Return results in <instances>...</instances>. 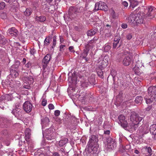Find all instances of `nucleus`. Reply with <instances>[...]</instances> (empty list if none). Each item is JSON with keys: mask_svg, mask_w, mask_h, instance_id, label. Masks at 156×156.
<instances>
[{"mask_svg": "<svg viewBox=\"0 0 156 156\" xmlns=\"http://www.w3.org/2000/svg\"><path fill=\"white\" fill-rule=\"evenodd\" d=\"M98 136L94 135H92L90 137L88 142L89 151L91 154L94 155L98 151Z\"/></svg>", "mask_w": 156, "mask_h": 156, "instance_id": "obj_1", "label": "nucleus"}, {"mask_svg": "<svg viewBox=\"0 0 156 156\" xmlns=\"http://www.w3.org/2000/svg\"><path fill=\"white\" fill-rule=\"evenodd\" d=\"M83 7L78 8L76 6H71L69 9L68 14H65L64 18L65 20H72L75 18L76 16V13L80 12L83 10Z\"/></svg>", "mask_w": 156, "mask_h": 156, "instance_id": "obj_2", "label": "nucleus"}, {"mask_svg": "<svg viewBox=\"0 0 156 156\" xmlns=\"http://www.w3.org/2000/svg\"><path fill=\"white\" fill-rule=\"evenodd\" d=\"M95 42L94 40H91L89 43L86 45L85 48L83 50V52L81 55V57L83 58H85L86 61H87V58H86V56L88 55V52L89 51H92L94 49L93 48L94 47V45L93 43Z\"/></svg>", "mask_w": 156, "mask_h": 156, "instance_id": "obj_3", "label": "nucleus"}, {"mask_svg": "<svg viewBox=\"0 0 156 156\" xmlns=\"http://www.w3.org/2000/svg\"><path fill=\"white\" fill-rule=\"evenodd\" d=\"M130 119L132 123L139 124L140 123L142 120L143 118L139 116L135 112H132L131 113Z\"/></svg>", "mask_w": 156, "mask_h": 156, "instance_id": "obj_4", "label": "nucleus"}, {"mask_svg": "<svg viewBox=\"0 0 156 156\" xmlns=\"http://www.w3.org/2000/svg\"><path fill=\"white\" fill-rule=\"evenodd\" d=\"M156 8L152 6H148L145 10L146 13V17L151 19L155 17L154 13Z\"/></svg>", "mask_w": 156, "mask_h": 156, "instance_id": "obj_5", "label": "nucleus"}, {"mask_svg": "<svg viewBox=\"0 0 156 156\" xmlns=\"http://www.w3.org/2000/svg\"><path fill=\"white\" fill-rule=\"evenodd\" d=\"M135 24L138 25L143 24L145 22V17L144 13L139 12L135 14Z\"/></svg>", "mask_w": 156, "mask_h": 156, "instance_id": "obj_6", "label": "nucleus"}, {"mask_svg": "<svg viewBox=\"0 0 156 156\" xmlns=\"http://www.w3.org/2000/svg\"><path fill=\"white\" fill-rule=\"evenodd\" d=\"M119 123L124 129H127L128 124L127 122L125 120V117L123 115H120L118 117Z\"/></svg>", "mask_w": 156, "mask_h": 156, "instance_id": "obj_7", "label": "nucleus"}, {"mask_svg": "<svg viewBox=\"0 0 156 156\" xmlns=\"http://www.w3.org/2000/svg\"><path fill=\"white\" fill-rule=\"evenodd\" d=\"M95 79L94 78H89L88 80H83L81 82V85L84 87H87L90 84L92 85L95 84Z\"/></svg>", "mask_w": 156, "mask_h": 156, "instance_id": "obj_8", "label": "nucleus"}, {"mask_svg": "<svg viewBox=\"0 0 156 156\" xmlns=\"http://www.w3.org/2000/svg\"><path fill=\"white\" fill-rule=\"evenodd\" d=\"M141 149L142 153L145 154V156H151L152 154L151 149L149 147H142Z\"/></svg>", "mask_w": 156, "mask_h": 156, "instance_id": "obj_9", "label": "nucleus"}, {"mask_svg": "<svg viewBox=\"0 0 156 156\" xmlns=\"http://www.w3.org/2000/svg\"><path fill=\"white\" fill-rule=\"evenodd\" d=\"M7 33L9 36L16 37L18 36L19 32L15 27H12L8 30Z\"/></svg>", "mask_w": 156, "mask_h": 156, "instance_id": "obj_10", "label": "nucleus"}, {"mask_svg": "<svg viewBox=\"0 0 156 156\" xmlns=\"http://www.w3.org/2000/svg\"><path fill=\"white\" fill-rule=\"evenodd\" d=\"M51 58V55L50 54H47L44 58L42 62V66L44 70L47 67Z\"/></svg>", "mask_w": 156, "mask_h": 156, "instance_id": "obj_11", "label": "nucleus"}, {"mask_svg": "<svg viewBox=\"0 0 156 156\" xmlns=\"http://www.w3.org/2000/svg\"><path fill=\"white\" fill-rule=\"evenodd\" d=\"M107 147L109 149H114L116 146V144L114 140L112 138L109 137L107 139Z\"/></svg>", "mask_w": 156, "mask_h": 156, "instance_id": "obj_12", "label": "nucleus"}, {"mask_svg": "<svg viewBox=\"0 0 156 156\" xmlns=\"http://www.w3.org/2000/svg\"><path fill=\"white\" fill-rule=\"evenodd\" d=\"M96 5L98 6V10H102L105 11L108 10V8L106 4L102 1L96 3Z\"/></svg>", "mask_w": 156, "mask_h": 156, "instance_id": "obj_13", "label": "nucleus"}, {"mask_svg": "<svg viewBox=\"0 0 156 156\" xmlns=\"http://www.w3.org/2000/svg\"><path fill=\"white\" fill-rule=\"evenodd\" d=\"M109 58L106 56H105L103 58L101 62L100 63L98 68L100 69H104L108 65V59Z\"/></svg>", "mask_w": 156, "mask_h": 156, "instance_id": "obj_14", "label": "nucleus"}, {"mask_svg": "<svg viewBox=\"0 0 156 156\" xmlns=\"http://www.w3.org/2000/svg\"><path fill=\"white\" fill-rule=\"evenodd\" d=\"M32 107V104L29 101H26L23 105V109L27 113L31 112Z\"/></svg>", "mask_w": 156, "mask_h": 156, "instance_id": "obj_15", "label": "nucleus"}, {"mask_svg": "<svg viewBox=\"0 0 156 156\" xmlns=\"http://www.w3.org/2000/svg\"><path fill=\"white\" fill-rule=\"evenodd\" d=\"M148 95L151 97H153L156 98V87L151 86L150 87L148 90Z\"/></svg>", "mask_w": 156, "mask_h": 156, "instance_id": "obj_16", "label": "nucleus"}, {"mask_svg": "<svg viewBox=\"0 0 156 156\" xmlns=\"http://www.w3.org/2000/svg\"><path fill=\"white\" fill-rule=\"evenodd\" d=\"M139 124H136L134 123L129 124L127 126V129H128L129 131H135L138 128Z\"/></svg>", "mask_w": 156, "mask_h": 156, "instance_id": "obj_17", "label": "nucleus"}, {"mask_svg": "<svg viewBox=\"0 0 156 156\" xmlns=\"http://www.w3.org/2000/svg\"><path fill=\"white\" fill-rule=\"evenodd\" d=\"M135 14H131L126 18V21L130 24H135Z\"/></svg>", "mask_w": 156, "mask_h": 156, "instance_id": "obj_18", "label": "nucleus"}, {"mask_svg": "<svg viewBox=\"0 0 156 156\" xmlns=\"http://www.w3.org/2000/svg\"><path fill=\"white\" fill-rule=\"evenodd\" d=\"M131 61L132 59L130 57L126 56L124 59L123 64L125 66H129L130 64Z\"/></svg>", "mask_w": 156, "mask_h": 156, "instance_id": "obj_19", "label": "nucleus"}, {"mask_svg": "<svg viewBox=\"0 0 156 156\" xmlns=\"http://www.w3.org/2000/svg\"><path fill=\"white\" fill-rule=\"evenodd\" d=\"M44 9L46 12L52 13L54 11V6L53 5H46Z\"/></svg>", "mask_w": 156, "mask_h": 156, "instance_id": "obj_20", "label": "nucleus"}, {"mask_svg": "<svg viewBox=\"0 0 156 156\" xmlns=\"http://www.w3.org/2000/svg\"><path fill=\"white\" fill-rule=\"evenodd\" d=\"M23 79L26 81L24 82L25 83H27L29 85L32 84L34 82V79L31 76L24 77Z\"/></svg>", "mask_w": 156, "mask_h": 156, "instance_id": "obj_21", "label": "nucleus"}, {"mask_svg": "<svg viewBox=\"0 0 156 156\" xmlns=\"http://www.w3.org/2000/svg\"><path fill=\"white\" fill-rule=\"evenodd\" d=\"M68 80L70 83L76 84L77 81V77L75 75H73L72 76L69 77Z\"/></svg>", "mask_w": 156, "mask_h": 156, "instance_id": "obj_22", "label": "nucleus"}, {"mask_svg": "<svg viewBox=\"0 0 156 156\" xmlns=\"http://www.w3.org/2000/svg\"><path fill=\"white\" fill-rule=\"evenodd\" d=\"M31 130L29 128L26 129L25 131V140L27 141L30 137Z\"/></svg>", "mask_w": 156, "mask_h": 156, "instance_id": "obj_23", "label": "nucleus"}, {"mask_svg": "<svg viewBox=\"0 0 156 156\" xmlns=\"http://www.w3.org/2000/svg\"><path fill=\"white\" fill-rule=\"evenodd\" d=\"M10 83V84L11 86L14 88H17L21 85V83L19 81H12Z\"/></svg>", "mask_w": 156, "mask_h": 156, "instance_id": "obj_24", "label": "nucleus"}, {"mask_svg": "<svg viewBox=\"0 0 156 156\" xmlns=\"http://www.w3.org/2000/svg\"><path fill=\"white\" fill-rule=\"evenodd\" d=\"M12 113L16 117H19L21 114L20 110L18 108L15 109L13 110Z\"/></svg>", "mask_w": 156, "mask_h": 156, "instance_id": "obj_25", "label": "nucleus"}, {"mask_svg": "<svg viewBox=\"0 0 156 156\" xmlns=\"http://www.w3.org/2000/svg\"><path fill=\"white\" fill-rule=\"evenodd\" d=\"M120 40H114L113 43V48H116L118 46L119 47H120L121 46V43L122 42V40H121L120 42L119 43Z\"/></svg>", "mask_w": 156, "mask_h": 156, "instance_id": "obj_26", "label": "nucleus"}, {"mask_svg": "<svg viewBox=\"0 0 156 156\" xmlns=\"http://www.w3.org/2000/svg\"><path fill=\"white\" fill-rule=\"evenodd\" d=\"M0 124L1 126L3 127H5L8 125V121L7 119L5 118H1L0 119Z\"/></svg>", "mask_w": 156, "mask_h": 156, "instance_id": "obj_27", "label": "nucleus"}, {"mask_svg": "<svg viewBox=\"0 0 156 156\" xmlns=\"http://www.w3.org/2000/svg\"><path fill=\"white\" fill-rule=\"evenodd\" d=\"M35 19L38 22H43L46 20V18L45 16H37Z\"/></svg>", "mask_w": 156, "mask_h": 156, "instance_id": "obj_28", "label": "nucleus"}, {"mask_svg": "<svg viewBox=\"0 0 156 156\" xmlns=\"http://www.w3.org/2000/svg\"><path fill=\"white\" fill-rule=\"evenodd\" d=\"M32 9L30 8L26 9L25 11L24 12V15L27 16H29L32 13Z\"/></svg>", "mask_w": 156, "mask_h": 156, "instance_id": "obj_29", "label": "nucleus"}, {"mask_svg": "<svg viewBox=\"0 0 156 156\" xmlns=\"http://www.w3.org/2000/svg\"><path fill=\"white\" fill-rule=\"evenodd\" d=\"M150 131L151 133L153 135L156 133V124L151 125L150 128Z\"/></svg>", "mask_w": 156, "mask_h": 156, "instance_id": "obj_30", "label": "nucleus"}, {"mask_svg": "<svg viewBox=\"0 0 156 156\" xmlns=\"http://www.w3.org/2000/svg\"><path fill=\"white\" fill-rule=\"evenodd\" d=\"M97 30L94 29H92L87 32V35L88 36H92L94 35L97 32Z\"/></svg>", "mask_w": 156, "mask_h": 156, "instance_id": "obj_31", "label": "nucleus"}, {"mask_svg": "<svg viewBox=\"0 0 156 156\" xmlns=\"http://www.w3.org/2000/svg\"><path fill=\"white\" fill-rule=\"evenodd\" d=\"M130 7L133 8L138 5V2L134 0H129Z\"/></svg>", "mask_w": 156, "mask_h": 156, "instance_id": "obj_32", "label": "nucleus"}, {"mask_svg": "<svg viewBox=\"0 0 156 156\" xmlns=\"http://www.w3.org/2000/svg\"><path fill=\"white\" fill-rule=\"evenodd\" d=\"M68 139L66 138H64L60 140L59 142V145L60 147H62L68 142Z\"/></svg>", "mask_w": 156, "mask_h": 156, "instance_id": "obj_33", "label": "nucleus"}, {"mask_svg": "<svg viewBox=\"0 0 156 156\" xmlns=\"http://www.w3.org/2000/svg\"><path fill=\"white\" fill-rule=\"evenodd\" d=\"M145 99L146 100V103L147 104H150L151 103L154 101V100L156 101V98L153 97H151L150 98H145Z\"/></svg>", "mask_w": 156, "mask_h": 156, "instance_id": "obj_34", "label": "nucleus"}, {"mask_svg": "<svg viewBox=\"0 0 156 156\" xmlns=\"http://www.w3.org/2000/svg\"><path fill=\"white\" fill-rule=\"evenodd\" d=\"M10 75L13 78H16L19 75L18 73L15 70H12L10 72Z\"/></svg>", "mask_w": 156, "mask_h": 156, "instance_id": "obj_35", "label": "nucleus"}, {"mask_svg": "<svg viewBox=\"0 0 156 156\" xmlns=\"http://www.w3.org/2000/svg\"><path fill=\"white\" fill-rule=\"evenodd\" d=\"M49 122V119L48 117H46L42 120L41 123L42 124L46 125L48 124Z\"/></svg>", "mask_w": 156, "mask_h": 156, "instance_id": "obj_36", "label": "nucleus"}, {"mask_svg": "<svg viewBox=\"0 0 156 156\" xmlns=\"http://www.w3.org/2000/svg\"><path fill=\"white\" fill-rule=\"evenodd\" d=\"M143 98L142 97L140 96H138L136 97L135 99V102L137 104L141 103Z\"/></svg>", "mask_w": 156, "mask_h": 156, "instance_id": "obj_37", "label": "nucleus"}, {"mask_svg": "<svg viewBox=\"0 0 156 156\" xmlns=\"http://www.w3.org/2000/svg\"><path fill=\"white\" fill-rule=\"evenodd\" d=\"M102 69H100L98 68H97L96 69V71L98 76L101 78H103V73L102 71Z\"/></svg>", "mask_w": 156, "mask_h": 156, "instance_id": "obj_38", "label": "nucleus"}, {"mask_svg": "<svg viewBox=\"0 0 156 156\" xmlns=\"http://www.w3.org/2000/svg\"><path fill=\"white\" fill-rule=\"evenodd\" d=\"M133 70L134 71L135 73L137 75H139L142 73L141 71L139 68H134Z\"/></svg>", "mask_w": 156, "mask_h": 156, "instance_id": "obj_39", "label": "nucleus"}, {"mask_svg": "<svg viewBox=\"0 0 156 156\" xmlns=\"http://www.w3.org/2000/svg\"><path fill=\"white\" fill-rule=\"evenodd\" d=\"M111 16H112V18L114 20L117 19L118 18L117 15L113 10H112L111 13Z\"/></svg>", "mask_w": 156, "mask_h": 156, "instance_id": "obj_40", "label": "nucleus"}, {"mask_svg": "<svg viewBox=\"0 0 156 156\" xmlns=\"http://www.w3.org/2000/svg\"><path fill=\"white\" fill-rule=\"evenodd\" d=\"M53 38V39H56V36L55 34H52L48 36V39H52Z\"/></svg>", "mask_w": 156, "mask_h": 156, "instance_id": "obj_41", "label": "nucleus"}, {"mask_svg": "<svg viewBox=\"0 0 156 156\" xmlns=\"http://www.w3.org/2000/svg\"><path fill=\"white\" fill-rule=\"evenodd\" d=\"M5 4L3 2L0 3V10L3 9L5 7Z\"/></svg>", "mask_w": 156, "mask_h": 156, "instance_id": "obj_42", "label": "nucleus"}, {"mask_svg": "<svg viewBox=\"0 0 156 156\" xmlns=\"http://www.w3.org/2000/svg\"><path fill=\"white\" fill-rule=\"evenodd\" d=\"M74 29L76 31H80L82 29V27L80 26H76L74 27Z\"/></svg>", "mask_w": 156, "mask_h": 156, "instance_id": "obj_43", "label": "nucleus"}, {"mask_svg": "<svg viewBox=\"0 0 156 156\" xmlns=\"http://www.w3.org/2000/svg\"><path fill=\"white\" fill-rule=\"evenodd\" d=\"M131 53V51L129 50L128 48L125 49L124 51V53L125 54H130Z\"/></svg>", "mask_w": 156, "mask_h": 156, "instance_id": "obj_44", "label": "nucleus"}, {"mask_svg": "<svg viewBox=\"0 0 156 156\" xmlns=\"http://www.w3.org/2000/svg\"><path fill=\"white\" fill-rule=\"evenodd\" d=\"M47 104V100L44 99H43L42 101V105L43 106H45Z\"/></svg>", "mask_w": 156, "mask_h": 156, "instance_id": "obj_45", "label": "nucleus"}, {"mask_svg": "<svg viewBox=\"0 0 156 156\" xmlns=\"http://www.w3.org/2000/svg\"><path fill=\"white\" fill-rule=\"evenodd\" d=\"M60 112L58 110H56L55 111V115L56 116H58L60 115Z\"/></svg>", "mask_w": 156, "mask_h": 156, "instance_id": "obj_46", "label": "nucleus"}, {"mask_svg": "<svg viewBox=\"0 0 156 156\" xmlns=\"http://www.w3.org/2000/svg\"><path fill=\"white\" fill-rule=\"evenodd\" d=\"M111 73L113 77H115L116 75V72L114 70H112L111 72Z\"/></svg>", "mask_w": 156, "mask_h": 156, "instance_id": "obj_47", "label": "nucleus"}, {"mask_svg": "<svg viewBox=\"0 0 156 156\" xmlns=\"http://www.w3.org/2000/svg\"><path fill=\"white\" fill-rule=\"evenodd\" d=\"M49 108L51 110H52L54 108V106L52 104H50L48 105Z\"/></svg>", "mask_w": 156, "mask_h": 156, "instance_id": "obj_48", "label": "nucleus"}, {"mask_svg": "<svg viewBox=\"0 0 156 156\" xmlns=\"http://www.w3.org/2000/svg\"><path fill=\"white\" fill-rule=\"evenodd\" d=\"M151 37L150 39H156V32L155 33H153L151 35Z\"/></svg>", "mask_w": 156, "mask_h": 156, "instance_id": "obj_49", "label": "nucleus"}, {"mask_svg": "<svg viewBox=\"0 0 156 156\" xmlns=\"http://www.w3.org/2000/svg\"><path fill=\"white\" fill-rule=\"evenodd\" d=\"M128 145H126V146H122V149H123L122 152H123L124 151H126V150H128V149L126 148L127 147H128Z\"/></svg>", "mask_w": 156, "mask_h": 156, "instance_id": "obj_50", "label": "nucleus"}, {"mask_svg": "<svg viewBox=\"0 0 156 156\" xmlns=\"http://www.w3.org/2000/svg\"><path fill=\"white\" fill-rule=\"evenodd\" d=\"M4 40H0V46L2 45L5 44L6 42L5 41L4 42Z\"/></svg>", "mask_w": 156, "mask_h": 156, "instance_id": "obj_51", "label": "nucleus"}, {"mask_svg": "<svg viewBox=\"0 0 156 156\" xmlns=\"http://www.w3.org/2000/svg\"><path fill=\"white\" fill-rule=\"evenodd\" d=\"M44 45H48L49 43V40H44Z\"/></svg>", "mask_w": 156, "mask_h": 156, "instance_id": "obj_52", "label": "nucleus"}, {"mask_svg": "<svg viewBox=\"0 0 156 156\" xmlns=\"http://www.w3.org/2000/svg\"><path fill=\"white\" fill-rule=\"evenodd\" d=\"M126 38L127 39H131L132 38V34H128L126 36Z\"/></svg>", "mask_w": 156, "mask_h": 156, "instance_id": "obj_53", "label": "nucleus"}, {"mask_svg": "<svg viewBox=\"0 0 156 156\" xmlns=\"http://www.w3.org/2000/svg\"><path fill=\"white\" fill-rule=\"evenodd\" d=\"M60 154L57 152H54L52 153L51 156H60Z\"/></svg>", "mask_w": 156, "mask_h": 156, "instance_id": "obj_54", "label": "nucleus"}, {"mask_svg": "<svg viewBox=\"0 0 156 156\" xmlns=\"http://www.w3.org/2000/svg\"><path fill=\"white\" fill-rule=\"evenodd\" d=\"M30 53L32 55H34L35 52V50L34 49L32 48L30 50Z\"/></svg>", "mask_w": 156, "mask_h": 156, "instance_id": "obj_55", "label": "nucleus"}, {"mask_svg": "<svg viewBox=\"0 0 156 156\" xmlns=\"http://www.w3.org/2000/svg\"><path fill=\"white\" fill-rule=\"evenodd\" d=\"M152 108V106L151 105H148V107L145 108V110L146 111H149Z\"/></svg>", "mask_w": 156, "mask_h": 156, "instance_id": "obj_56", "label": "nucleus"}, {"mask_svg": "<svg viewBox=\"0 0 156 156\" xmlns=\"http://www.w3.org/2000/svg\"><path fill=\"white\" fill-rule=\"evenodd\" d=\"M110 133V131L109 130H104V134L105 135H109Z\"/></svg>", "mask_w": 156, "mask_h": 156, "instance_id": "obj_57", "label": "nucleus"}, {"mask_svg": "<svg viewBox=\"0 0 156 156\" xmlns=\"http://www.w3.org/2000/svg\"><path fill=\"white\" fill-rule=\"evenodd\" d=\"M25 66L28 68H30L31 66V63L30 62H28L25 65Z\"/></svg>", "mask_w": 156, "mask_h": 156, "instance_id": "obj_58", "label": "nucleus"}, {"mask_svg": "<svg viewBox=\"0 0 156 156\" xmlns=\"http://www.w3.org/2000/svg\"><path fill=\"white\" fill-rule=\"evenodd\" d=\"M110 49V46L109 45H107L105 47V50L107 51L108 50H109Z\"/></svg>", "mask_w": 156, "mask_h": 156, "instance_id": "obj_59", "label": "nucleus"}, {"mask_svg": "<svg viewBox=\"0 0 156 156\" xmlns=\"http://www.w3.org/2000/svg\"><path fill=\"white\" fill-rule=\"evenodd\" d=\"M121 27L123 28H124V29L126 28L127 27V25L126 23H123L122 24V25L121 26Z\"/></svg>", "mask_w": 156, "mask_h": 156, "instance_id": "obj_60", "label": "nucleus"}, {"mask_svg": "<svg viewBox=\"0 0 156 156\" xmlns=\"http://www.w3.org/2000/svg\"><path fill=\"white\" fill-rule=\"evenodd\" d=\"M123 5L125 7H127L128 5V3L126 1H124L122 2Z\"/></svg>", "mask_w": 156, "mask_h": 156, "instance_id": "obj_61", "label": "nucleus"}, {"mask_svg": "<svg viewBox=\"0 0 156 156\" xmlns=\"http://www.w3.org/2000/svg\"><path fill=\"white\" fill-rule=\"evenodd\" d=\"M23 87L24 88L29 89L30 88V86L29 85H24L23 86Z\"/></svg>", "mask_w": 156, "mask_h": 156, "instance_id": "obj_62", "label": "nucleus"}, {"mask_svg": "<svg viewBox=\"0 0 156 156\" xmlns=\"http://www.w3.org/2000/svg\"><path fill=\"white\" fill-rule=\"evenodd\" d=\"M15 0H5V1L8 2L9 3H12L13 2H14Z\"/></svg>", "mask_w": 156, "mask_h": 156, "instance_id": "obj_63", "label": "nucleus"}, {"mask_svg": "<svg viewBox=\"0 0 156 156\" xmlns=\"http://www.w3.org/2000/svg\"><path fill=\"white\" fill-rule=\"evenodd\" d=\"M74 48H73V46H70L69 48V51L71 52H72V51H73V49Z\"/></svg>", "mask_w": 156, "mask_h": 156, "instance_id": "obj_64", "label": "nucleus"}]
</instances>
